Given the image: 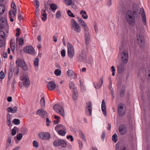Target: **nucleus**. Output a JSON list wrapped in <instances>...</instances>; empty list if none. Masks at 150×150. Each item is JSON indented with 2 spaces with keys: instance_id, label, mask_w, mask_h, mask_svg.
I'll list each match as a JSON object with an SVG mask.
<instances>
[{
  "instance_id": "4be33fe9",
  "label": "nucleus",
  "mask_w": 150,
  "mask_h": 150,
  "mask_svg": "<svg viewBox=\"0 0 150 150\" xmlns=\"http://www.w3.org/2000/svg\"><path fill=\"white\" fill-rule=\"evenodd\" d=\"M16 41L17 43L20 45L22 46L24 44V40L23 38H17Z\"/></svg>"
},
{
  "instance_id": "f3484780",
  "label": "nucleus",
  "mask_w": 150,
  "mask_h": 150,
  "mask_svg": "<svg viewBox=\"0 0 150 150\" xmlns=\"http://www.w3.org/2000/svg\"><path fill=\"white\" fill-rule=\"evenodd\" d=\"M123 63H120L117 66V70L120 72H122L124 70V65Z\"/></svg>"
},
{
  "instance_id": "c85d7f7f",
  "label": "nucleus",
  "mask_w": 150,
  "mask_h": 150,
  "mask_svg": "<svg viewBox=\"0 0 150 150\" xmlns=\"http://www.w3.org/2000/svg\"><path fill=\"white\" fill-rule=\"evenodd\" d=\"M80 14L82 15V16L84 19H86L88 17V16L86 14V11L83 10H82L80 11Z\"/></svg>"
},
{
  "instance_id": "680f3d73",
  "label": "nucleus",
  "mask_w": 150,
  "mask_h": 150,
  "mask_svg": "<svg viewBox=\"0 0 150 150\" xmlns=\"http://www.w3.org/2000/svg\"><path fill=\"white\" fill-rule=\"evenodd\" d=\"M4 44V41L3 40H0V47H2Z\"/></svg>"
},
{
  "instance_id": "7ed1b4c3",
  "label": "nucleus",
  "mask_w": 150,
  "mask_h": 150,
  "mask_svg": "<svg viewBox=\"0 0 150 150\" xmlns=\"http://www.w3.org/2000/svg\"><path fill=\"white\" fill-rule=\"evenodd\" d=\"M53 144L55 146H61L62 147H66L67 143L64 140L61 139L55 140L53 142Z\"/></svg>"
},
{
  "instance_id": "37998d69",
  "label": "nucleus",
  "mask_w": 150,
  "mask_h": 150,
  "mask_svg": "<svg viewBox=\"0 0 150 150\" xmlns=\"http://www.w3.org/2000/svg\"><path fill=\"white\" fill-rule=\"evenodd\" d=\"M69 87L70 89H73V90L74 89H76L74 87L73 83L71 82H70L69 83Z\"/></svg>"
},
{
  "instance_id": "5fc2aeb1",
  "label": "nucleus",
  "mask_w": 150,
  "mask_h": 150,
  "mask_svg": "<svg viewBox=\"0 0 150 150\" xmlns=\"http://www.w3.org/2000/svg\"><path fill=\"white\" fill-rule=\"evenodd\" d=\"M85 39H90V37L89 33H88L86 32L85 33Z\"/></svg>"
},
{
  "instance_id": "4d7b16f0",
  "label": "nucleus",
  "mask_w": 150,
  "mask_h": 150,
  "mask_svg": "<svg viewBox=\"0 0 150 150\" xmlns=\"http://www.w3.org/2000/svg\"><path fill=\"white\" fill-rule=\"evenodd\" d=\"M12 11H9L8 12V15L9 16V18L11 17H14L16 16H13V13L12 14Z\"/></svg>"
},
{
  "instance_id": "20e7f679",
  "label": "nucleus",
  "mask_w": 150,
  "mask_h": 150,
  "mask_svg": "<svg viewBox=\"0 0 150 150\" xmlns=\"http://www.w3.org/2000/svg\"><path fill=\"white\" fill-rule=\"evenodd\" d=\"M54 109L57 112L63 117L64 116V112L63 108L59 105H54Z\"/></svg>"
},
{
  "instance_id": "f8f14e48",
  "label": "nucleus",
  "mask_w": 150,
  "mask_h": 150,
  "mask_svg": "<svg viewBox=\"0 0 150 150\" xmlns=\"http://www.w3.org/2000/svg\"><path fill=\"white\" fill-rule=\"evenodd\" d=\"M123 105L120 104L118 107V111L119 115L121 116H123L125 114V112L124 110Z\"/></svg>"
},
{
  "instance_id": "bf43d9fd",
  "label": "nucleus",
  "mask_w": 150,
  "mask_h": 150,
  "mask_svg": "<svg viewBox=\"0 0 150 150\" xmlns=\"http://www.w3.org/2000/svg\"><path fill=\"white\" fill-rule=\"evenodd\" d=\"M22 137V135L21 134H19L17 137V138L18 140H20L21 139Z\"/></svg>"
},
{
  "instance_id": "864d4df0",
  "label": "nucleus",
  "mask_w": 150,
  "mask_h": 150,
  "mask_svg": "<svg viewBox=\"0 0 150 150\" xmlns=\"http://www.w3.org/2000/svg\"><path fill=\"white\" fill-rule=\"evenodd\" d=\"M33 146L36 147L38 148V144L37 142L36 141H34L33 142Z\"/></svg>"
},
{
  "instance_id": "09e8293b",
  "label": "nucleus",
  "mask_w": 150,
  "mask_h": 150,
  "mask_svg": "<svg viewBox=\"0 0 150 150\" xmlns=\"http://www.w3.org/2000/svg\"><path fill=\"white\" fill-rule=\"evenodd\" d=\"M7 124L9 126H11V122L10 121V117H7Z\"/></svg>"
},
{
  "instance_id": "8fccbe9b",
  "label": "nucleus",
  "mask_w": 150,
  "mask_h": 150,
  "mask_svg": "<svg viewBox=\"0 0 150 150\" xmlns=\"http://www.w3.org/2000/svg\"><path fill=\"white\" fill-rule=\"evenodd\" d=\"M5 36V33L2 31L0 30V37L2 38H4Z\"/></svg>"
},
{
  "instance_id": "1a4fd4ad",
  "label": "nucleus",
  "mask_w": 150,
  "mask_h": 150,
  "mask_svg": "<svg viewBox=\"0 0 150 150\" xmlns=\"http://www.w3.org/2000/svg\"><path fill=\"white\" fill-rule=\"evenodd\" d=\"M86 49H83L79 57L78 61L79 62H82L86 58Z\"/></svg>"
},
{
  "instance_id": "de8ad7c7",
  "label": "nucleus",
  "mask_w": 150,
  "mask_h": 150,
  "mask_svg": "<svg viewBox=\"0 0 150 150\" xmlns=\"http://www.w3.org/2000/svg\"><path fill=\"white\" fill-rule=\"evenodd\" d=\"M16 128L15 127L12 130V134L13 136L15 135L16 134Z\"/></svg>"
},
{
  "instance_id": "13d9d810",
  "label": "nucleus",
  "mask_w": 150,
  "mask_h": 150,
  "mask_svg": "<svg viewBox=\"0 0 150 150\" xmlns=\"http://www.w3.org/2000/svg\"><path fill=\"white\" fill-rule=\"evenodd\" d=\"M61 55L62 57H64L65 56V50H62L61 52Z\"/></svg>"
},
{
  "instance_id": "79ce46f5",
  "label": "nucleus",
  "mask_w": 150,
  "mask_h": 150,
  "mask_svg": "<svg viewBox=\"0 0 150 150\" xmlns=\"http://www.w3.org/2000/svg\"><path fill=\"white\" fill-rule=\"evenodd\" d=\"M35 14L38 18L39 17V9L38 8H35Z\"/></svg>"
},
{
  "instance_id": "49530a36",
  "label": "nucleus",
  "mask_w": 150,
  "mask_h": 150,
  "mask_svg": "<svg viewBox=\"0 0 150 150\" xmlns=\"http://www.w3.org/2000/svg\"><path fill=\"white\" fill-rule=\"evenodd\" d=\"M42 16L43 17L42 18V19L43 21H45L47 19V15L46 13H44L42 14Z\"/></svg>"
},
{
  "instance_id": "6e6552de",
  "label": "nucleus",
  "mask_w": 150,
  "mask_h": 150,
  "mask_svg": "<svg viewBox=\"0 0 150 150\" xmlns=\"http://www.w3.org/2000/svg\"><path fill=\"white\" fill-rule=\"evenodd\" d=\"M37 114L42 118H45L47 117V112L42 109L38 110L37 111Z\"/></svg>"
},
{
  "instance_id": "c756f323",
  "label": "nucleus",
  "mask_w": 150,
  "mask_h": 150,
  "mask_svg": "<svg viewBox=\"0 0 150 150\" xmlns=\"http://www.w3.org/2000/svg\"><path fill=\"white\" fill-rule=\"evenodd\" d=\"M11 143V137L9 136L7 139V143L6 146V148H8Z\"/></svg>"
},
{
  "instance_id": "2eb2a0df",
  "label": "nucleus",
  "mask_w": 150,
  "mask_h": 150,
  "mask_svg": "<svg viewBox=\"0 0 150 150\" xmlns=\"http://www.w3.org/2000/svg\"><path fill=\"white\" fill-rule=\"evenodd\" d=\"M86 109L87 111H88L90 114V115L91 114L92 112V103L91 101H88L86 103Z\"/></svg>"
},
{
  "instance_id": "4468645a",
  "label": "nucleus",
  "mask_w": 150,
  "mask_h": 150,
  "mask_svg": "<svg viewBox=\"0 0 150 150\" xmlns=\"http://www.w3.org/2000/svg\"><path fill=\"white\" fill-rule=\"evenodd\" d=\"M56 87L55 82L53 81H51L49 82L47 84V88L50 91L54 90Z\"/></svg>"
},
{
  "instance_id": "423d86ee",
  "label": "nucleus",
  "mask_w": 150,
  "mask_h": 150,
  "mask_svg": "<svg viewBox=\"0 0 150 150\" xmlns=\"http://www.w3.org/2000/svg\"><path fill=\"white\" fill-rule=\"evenodd\" d=\"M16 64L17 65L20 66L24 70H27L28 68L24 61L21 59H18L16 61Z\"/></svg>"
},
{
  "instance_id": "774afa93",
  "label": "nucleus",
  "mask_w": 150,
  "mask_h": 150,
  "mask_svg": "<svg viewBox=\"0 0 150 150\" xmlns=\"http://www.w3.org/2000/svg\"><path fill=\"white\" fill-rule=\"evenodd\" d=\"M120 150H126V147L124 145L120 147Z\"/></svg>"
},
{
  "instance_id": "0eeeda50",
  "label": "nucleus",
  "mask_w": 150,
  "mask_h": 150,
  "mask_svg": "<svg viewBox=\"0 0 150 150\" xmlns=\"http://www.w3.org/2000/svg\"><path fill=\"white\" fill-rule=\"evenodd\" d=\"M67 45L68 55L70 58H72L74 54V51L73 47L69 43H67Z\"/></svg>"
},
{
  "instance_id": "b1692460",
  "label": "nucleus",
  "mask_w": 150,
  "mask_h": 150,
  "mask_svg": "<svg viewBox=\"0 0 150 150\" xmlns=\"http://www.w3.org/2000/svg\"><path fill=\"white\" fill-rule=\"evenodd\" d=\"M5 9V6L4 5L0 4V15L3 14L4 12Z\"/></svg>"
},
{
  "instance_id": "e433bc0d",
  "label": "nucleus",
  "mask_w": 150,
  "mask_h": 150,
  "mask_svg": "<svg viewBox=\"0 0 150 150\" xmlns=\"http://www.w3.org/2000/svg\"><path fill=\"white\" fill-rule=\"evenodd\" d=\"M75 74L71 70H69L67 71V74L69 76H71Z\"/></svg>"
},
{
  "instance_id": "bb28decb",
  "label": "nucleus",
  "mask_w": 150,
  "mask_h": 150,
  "mask_svg": "<svg viewBox=\"0 0 150 150\" xmlns=\"http://www.w3.org/2000/svg\"><path fill=\"white\" fill-rule=\"evenodd\" d=\"M125 88L124 87H122L121 89L120 95V96L122 97L125 95Z\"/></svg>"
},
{
  "instance_id": "cd10ccee",
  "label": "nucleus",
  "mask_w": 150,
  "mask_h": 150,
  "mask_svg": "<svg viewBox=\"0 0 150 150\" xmlns=\"http://www.w3.org/2000/svg\"><path fill=\"white\" fill-rule=\"evenodd\" d=\"M50 7L52 11L54 13L55 11L57 8V5L54 4H52L50 5Z\"/></svg>"
},
{
  "instance_id": "ddd939ff",
  "label": "nucleus",
  "mask_w": 150,
  "mask_h": 150,
  "mask_svg": "<svg viewBox=\"0 0 150 150\" xmlns=\"http://www.w3.org/2000/svg\"><path fill=\"white\" fill-rule=\"evenodd\" d=\"M137 38L138 43L139 44L140 46L142 47L144 41V38L143 35L141 34H137Z\"/></svg>"
},
{
  "instance_id": "7c9ffc66",
  "label": "nucleus",
  "mask_w": 150,
  "mask_h": 150,
  "mask_svg": "<svg viewBox=\"0 0 150 150\" xmlns=\"http://www.w3.org/2000/svg\"><path fill=\"white\" fill-rule=\"evenodd\" d=\"M100 80H101V84H100V85H98V84L96 82H95L94 83V87H95V88H99L101 87L102 85L103 84V79L102 78Z\"/></svg>"
},
{
  "instance_id": "a18cd8bd",
  "label": "nucleus",
  "mask_w": 150,
  "mask_h": 150,
  "mask_svg": "<svg viewBox=\"0 0 150 150\" xmlns=\"http://www.w3.org/2000/svg\"><path fill=\"white\" fill-rule=\"evenodd\" d=\"M65 3L68 5H71L72 3L71 0H64Z\"/></svg>"
},
{
  "instance_id": "f704fd0d",
  "label": "nucleus",
  "mask_w": 150,
  "mask_h": 150,
  "mask_svg": "<svg viewBox=\"0 0 150 150\" xmlns=\"http://www.w3.org/2000/svg\"><path fill=\"white\" fill-rule=\"evenodd\" d=\"M2 23H0V29L6 26L7 25V22L6 21L5 22H1Z\"/></svg>"
},
{
  "instance_id": "c9c22d12",
  "label": "nucleus",
  "mask_w": 150,
  "mask_h": 150,
  "mask_svg": "<svg viewBox=\"0 0 150 150\" xmlns=\"http://www.w3.org/2000/svg\"><path fill=\"white\" fill-rule=\"evenodd\" d=\"M39 59L38 58H36L34 61V65L35 66L38 67L39 65Z\"/></svg>"
},
{
  "instance_id": "f257e3e1",
  "label": "nucleus",
  "mask_w": 150,
  "mask_h": 150,
  "mask_svg": "<svg viewBox=\"0 0 150 150\" xmlns=\"http://www.w3.org/2000/svg\"><path fill=\"white\" fill-rule=\"evenodd\" d=\"M136 11L132 12L131 11H127L126 14V20L128 23L131 26L134 25L135 23V16L136 14Z\"/></svg>"
},
{
  "instance_id": "4c0bfd02",
  "label": "nucleus",
  "mask_w": 150,
  "mask_h": 150,
  "mask_svg": "<svg viewBox=\"0 0 150 150\" xmlns=\"http://www.w3.org/2000/svg\"><path fill=\"white\" fill-rule=\"evenodd\" d=\"M61 12L60 11H58L56 13V17L57 19H60L61 17Z\"/></svg>"
},
{
  "instance_id": "c03bdc74",
  "label": "nucleus",
  "mask_w": 150,
  "mask_h": 150,
  "mask_svg": "<svg viewBox=\"0 0 150 150\" xmlns=\"http://www.w3.org/2000/svg\"><path fill=\"white\" fill-rule=\"evenodd\" d=\"M68 15L70 17H75L73 14L71 13L70 10H68L67 11Z\"/></svg>"
},
{
  "instance_id": "473e14b6",
  "label": "nucleus",
  "mask_w": 150,
  "mask_h": 150,
  "mask_svg": "<svg viewBox=\"0 0 150 150\" xmlns=\"http://www.w3.org/2000/svg\"><path fill=\"white\" fill-rule=\"evenodd\" d=\"M65 130V129L62 130V129H61L58 131V133L59 135L64 136L66 133Z\"/></svg>"
},
{
  "instance_id": "a878e982",
  "label": "nucleus",
  "mask_w": 150,
  "mask_h": 150,
  "mask_svg": "<svg viewBox=\"0 0 150 150\" xmlns=\"http://www.w3.org/2000/svg\"><path fill=\"white\" fill-rule=\"evenodd\" d=\"M22 80L23 81V86L26 87H28V80L27 78H24Z\"/></svg>"
},
{
  "instance_id": "69168bd1",
  "label": "nucleus",
  "mask_w": 150,
  "mask_h": 150,
  "mask_svg": "<svg viewBox=\"0 0 150 150\" xmlns=\"http://www.w3.org/2000/svg\"><path fill=\"white\" fill-rule=\"evenodd\" d=\"M3 55L4 58H6L8 57V54L6 52H4Z\"/></svg>"
},
{
  "instance_id": "dca6fc26",
  "label": "nucleus",
  "mask_w": 150,
  "mask_h": 150,
  "mask_svg": "<svg viewBox=\"0 0 150 150\" xmlns=\"http://www.w3.org/2000/svg\"><path fill=\"white\" fill-rule=\"evenodd\" d=\"M101 108L104 115L106 116L107 114L106 112V107L104 100H103L102 101Z\"/></svg>"
},
{
  "instance_id": "5701e85b",
  "label": "nucleus",
  "mask_w": 150,
  "mask_h": 150,
  "mask_svg": "<svg viewBox=\"0 0 150 150\" xmlns=\"http://www.w3.org/2000/svg\"><path fill=\"white\" fill-rule=\"evenodd\" d=\"M142 10L143 11L141 13V15L142 17V21L144 23V24H146V18L145 16V14L144 13V10L143 9Z\"/></svg>"
},
{
  "instance_id": "ea45409f",
  "label": "nucleus",
  "mask_w": 150,
  "mask_h": 150,
  "mask_svg": "<svg viewBox=\"0 0 150 150\" xmlns=\"http://www.w3.org/2000/svg\"><path fill=\"white\" fill-rule=\"evenodd\" d=\"M112 140L115 142H116L117 141V136L116 133L114 134L112 136Z\"/></svg>"
},
{
  "instance_id": "9d476101",
  "label": "nucleus",
  "mask_w": 150,
  "mask_h": 150,
  "mask_svg": "<svg viewBox=\"0 0 150 150\" xmlns=\"http://www.w3.org/2000/svg\"><path fill=\"white\" fill-rule=\"evenodd\" d=\"M127 127L124 125H122L120 126L119 128V131L120 133L122 135L125 134L127 132Z\"/></svg>"
},
{
  "instance_id": "a211bd4d",
  "label": "nucleus",
  "mask_w": 150,
  "mask_h": 150,
  "mask_svg": "<svg viewBox=\"0 0 150 150\" xmlns=\"http://www.w3.org/2000/svg\"><path fill=\"white\" fill-rule=\"evenodd\" d=\"M11 7L13 9L12 11V13H13V16H16V8L15 4L13 1L12 2L11 4Z\"/></svg>"
},
{
  "instance_id": "338daca9",
  "label": "nucleus",
  "mask_w": 150,
  "mask_h": 150,
  "mask_svg": "<svg viewBox=\"0 0 150 150\" xmlns=\"http://www.w3.org/2000/svg\"><path fill=\"white\" fill-rule=\"evenodd\" d=\"M84 28H83V29L85 31H87L88 30V28L86 25H85V26H83Z\"/></svg>"
},
{
  "instance_id": "6e6d98bb",
  "label": "nucleus",
  "mask_w": 150,
  "mask_h": 150,
  "mask_svg": "<svg viewBox=\"0 0 150 150\" xmlns=\"http://www.w3.org/2000/svg\"><path fill=\"white\" fill-rule=\"evenodd\" d=\"M12 74L13 73L12 70L11 69L8 73V79H10L11 78L12 76Z\"/></svg>"
},
{
  "instance_id": "2f4dec72",
  "label": "nucleus",
  "mask_w": 150,
  "mask_h": 150,
  "mask_svg": "<svg viewBox=\"0 0 150 150\" xmlns=\"http://www.w3.org/2000/svg\"><path fill=\"white\" fill-rule=\"evenodd\" d=\"M35 50L32 46H29V54L32 55L34 54Z\"/></svg>"
},
{
  "instance_id": "f03ea898",
  "label": "nucleus",
  "mask_w": 150,
  "mask_h": 150,
  "mask_svg": "<svg viewBox=\"0 0 150 150\" xmlns=\"http://www.w3.org/2000/svg\"><path fill=\"white\" fill-rule=\"evenodd\" d=\"M120 56L122 62L124 64H126L128 58L127 52L125 50H123Z\"/></svg>"
},
{
  "instance_id": "9b49d317",
  "label": "nucleus",
  "mask_w": 150,
  "mask_h": 150,
  "mask_svg": "<svg viewBox=\"0 0 150 150\" xmlns=\"http://www.w3.org/2000/svg\"><path fill=\"white\" fill-rule=\"evenodd\" d=\"M40 137L42 139L47 140L50 137V134L47 132H41L39 134Z\"/></svg>"
},
{
  "instance_id": "39448f33",
  "label": "nucleus",
  "mask_w": 150,
  "mask_h": 150,
  "mask_svg": "<svg viewBox=\"0 0 150 150\" xmlns=\"http://www.w3.org/2000/svg\"><path fill=\"white\" fill-rule=\"evenodd\" d=\"M71 23L72 27L74 31L78 33H80L81 31V28L77 22L74 19H72L71 20Z\"/></svg>"
},
{
  "instance_id": "393cba45",
  "label": "nucleus",
  "mask_w": 150,
  "mask_h": 150,
  "mask_svg": "<svg viewBox=\"0 0 150 150\" xmlns=\"http://www.w3.org/2000/svg\"><path fill=\"white\" fill-rule=\"evenodd\" d=\"M59 129H66L65 127L61 124L57 125L55 128V129L56 131H57Z\"/></svg>"
},
{
  "instance_id": "a19ab883",
  "label": "nucleus",
  "mask_w": 150,
  "mask_h": 150,
  "mask_svg": "<svg viewBox=\"0 0 150 150\" xmlns=\"http://www.w3.org/2000/svg\"><path fill=\"white\" fill-rule=\"evenodd\" d=\"M16 125H18L20 123V121L18 119H14L12 121Z\"/></svg>"
},
{
  "instance_id": "603ef678",
  "label": "nucleus",
  "mask_w": 150,
  "mask_h": 150,
  "mask_svg": "<svg viewBox=\"0 0 150 150\" xmlns=\"http://www.w3.org/2000/svg\"><path fill=\"white\" fill-rule=\"evenodd\" d=\"M35 8H38L39 6V2L38 0L35 1Z\"/></svg>"
},
{
  "instance_id": "0e129e2a",
  "label": "nucleus",
  "mask_w": 150,
  "mask_h": 150,
  "mask_svg": "<svg viewBox=\"0 0 150 150\" xmlns=\"http://www.w3.org/2000/svg\"><path fill=\"white\" fill-rule=\"evenodd\" d=\"M24 51L26 53L28 52V46H26L23 49Z\"/></svg>"
},
{
  "instance_id": "aec40b11",
  "label": "nucleus",
  "mask_w": 150,
  "mask_h": 150,
  "mask_svg": "<svg viewBox=\"0 0 150 150\" xmlns=\"http://www.w3.org/2000/svg\"><path fill=\"white\" fill-rule=\"evenodd\" d=\"M127 45V41H123L122 42H121V43L120 45L119 46V48L120 50H122L125 48V47Z\"/></svg>"
},
{
  "instance_id": "3c124183",
  "label": "nucleus",
  "mask_w": 150,
  "mask_h": 150,
  "mask_svg": "<svg viewBox=\"0 0 150 150\" xmlns=\"http://www.w3.org/2000/svg\"><path fill=\"white\" fill-rule=\"evenodd\" d=\"M5 75L4 72L1 71L0 72V78L1 79H3Z\"/></svg>"
},
{
  "instance_id": "58836bf2",
  "label": "nucleus",
  "mask_w": 150,
  "mask_h": 150,
  "mask_svg": "<svg viewBox=\"0 0 150 150\" xmlns=\"http://www.w3.org/2000/svg\"><path fill=\"white\" fill-rule=\"evenodd\" d=\"M54 73L56 75L59 76L61 74V71L59 69H57L55 70Z\"/></svg>"
},
{
  "instance_id": "6ab92c4d",
  "label": "nucleus",
  "mask_w": 150,
  "mask_h": 150,
  "mask_svg": "<svg viewBox=\"0 0 150 150\" xmlns=\"http://www.w3.org/2000/svg\"><path fill=\"white\" fill-rule=\"evenodd\" d=\"M18 108L16 106L14 107L13 108L9 107L7 108L8 111L9 112L14 113H15L17 110Z\"/></svg>"
},
{
  "instance_id": "72a5a7b5",
  "label": "nucleus",
  "mask_w": 150,
  "mask_h": 150,
  "mask_svg": "<svg viewBox=\"0 0 150 150\" xmlns=\"http://www.w3.org/2000/svg\"><path fill=\"white\" fill-rule=\"evenodd\" d=\"M45 100L44 97H42L41 98L40 101V104L42 108H44L45 107Z\"/></svg>"
},
{
  "instance_id": "052dcab7",
  "label": "nucleus",
  "mask_w": 150,
  "mask_h": 150,
  "mask_svg": "<svg viewBox=\"0 0 150 150\" xmlns=\"http://www.w3.org/2000/svg\"><path fill=\"white\" fill-rule=\"evenodd\" d=\"M19 68L18 67H16L14 69V73L16 74H18L19 72Z\"/></svg>"
},
{
  "instance_id": "412c9836",
  "label": "nucleus",
  "mask_w": 150,
  "mask_h": 150,
  "mask_svg": "<svg viewBox=\"0 0 150 150\" xmlns=\"http://www.w3.org/2000/svg\"><path fill=\"white\" fill-rule=\"evenodd\" d=\"M73 94L72 98L74 100H75L78 98L77 91L76 89H74L73 90Z\"/></svg>"
},
{
  "instance_id": "e2e57ef3",
  "label": "nucleus",
  "mask_w": 150,
  "mask_h": 150,
  "mask_svg": "<svg viewBox=\"0 0 150 150\" xmlns=\"http://www.w3.org/2000/svg\"><path fill=\"white\" fill-rule=\"evenodd\" d=\"M67 138L68 139H69L70 138L71 139V142H72L73 141V138L72 136H71V135L68 136H67Z\"/></svg>"
}]
</instances>
